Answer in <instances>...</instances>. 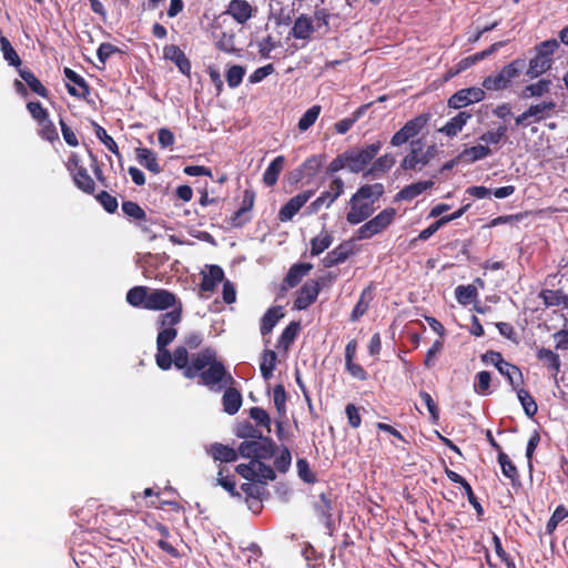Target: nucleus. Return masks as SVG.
I'll use <instances>...</instances> for the list:
<instances>
[{
  "label": "nucleus",
  "mask_w": 568,
  "mask_h": 568,
  "mask_svg": "<svg viewBox=\"0 0 568 568\" xmlns=\"http://www.w3.org/2000/svg\"><path fill=\"white\" fill-rule=\"evenodd\" d=\"M245 75V69L241 65H232L225 74L227 85L231 89L237 88Z\"/></svg>",
  "instance_id": "603ef678"
},
{
  "label": "nucleus",
  "mask_w": 568,
  "mask_h": 568,
  "mask_svg": "<svg viewBox=\"0 0 568 568\" xmlns=\"http://www.w3.org/2000/svg\"><path fill=\"white\" fill-rule=\"evenodd\" d=\"M558 48L557 40H546L536 48V54L529 61L527 75L530 79L538 78L548 71L552 65V54Z\"/></svg>",
  "instance_id": "f03ea898"
},
{
  "label": "nucleus",
  "mask_w": 568,
  "mask_h": 568,
  "mask_svg": "<svg viewBox=\"0 0 568 568\" xmlns=\"http://www.w3.org/2000/svg\"><path fill=\"white\" fill-rule=\"evenodd\" d=\"M313 195L314 191L308 190L290 199V201L281 207L278 212V220L281 222L291 221Z\"/></svg>",
  "instance_id": "f8f14e48"
},
{
  "label": "nucleus",
  "mask_w": 568,
  "mask_h": 568,
  "mask_svg": "<svg viewBox=\"0 0 568 568\" xmlns=\"http://www.w3.org/2000/svg\"><path fill=\"white\" fill-rule=\"evenodd\" d=\"M371 298H372L371 291L368 288L364 290L363 293L361 294L358 302L356 303V305L352 312V315H351L352 321H357L359 317H362L367 312Z\"/></svg>",
  "instance_id": "8fccbe9b"
},
{
  "label": "nucleus",
  "mask_w": 568,
  "mask_h": 568,
  "mask_svg": "<svg viewBox=\"0 0 568 568\" xmlns=\"http://www.w3.org/2000/svg\"><path fill=\"white\" fill-rule=\"evenodd\" d=\"M255 194L253 191L245 190L241 207L234 213L232 217V225L235 227L242 226L247 222V217H243L254 205Z\"/></svg>",
  "instance_id": "5701e85b"
},
{
  "label": "nucleus",
  "mask_w": 568,
  "mask_h": 568,
  "mask_svg": "<svg viewBox=\"0 0 568 568\" xmlns=\"http://www.w3.org/2000/svg\"><path fill=\"white\" fill-rule=\"evenodd\" d=\"M252 12V6L246 0H232L226 10V13L241 24L251 19Z\"/></svg>",
  "instance_id": "aec40b11"
},
{
  "label": "nucleus",
  "mask_w": 568,
  "mask_h": 568,
  "mask_svg": "<svg viewBox=\"0 0 568 568\" xmlns=\"http://www.w3.org/2000/svg\"><path fill=\"white\" fill-rule=\"evenodd\" d=\"M567 517L568 510L566 507L562 505L558 506L546 525L547 531L552 532L557 528L558 524Z\"/></svg>",
  "instance_id": "0e129e2a"
},
{
  "label": "nucleus",
  "mask_w": 568,
  "mask_h": 568,
  "mask_svg": "<svg viewBox=\"0 0 568 568\" xmlns=\"http://www.w3.org/2000/svg\"><path fill=\"white\" fill-rule=\"evenodd\" d=\"M498 462H499V464H500L501 471H503V474H504L506 477H508V478H510V479H513V480H514L515 478H517V476H518L517 468H516V466L511 463V460L509 459V457H508L505 453L500 452V453L498 454Z\"/></svg>",
  "instance_id": "052dcab7"
},
{
  "label": "nucleus",
  "mask_w": 568,
  "mask_h": 568,
  "mask_svg": "<svg viewBox=\"0 0 568 568\" xmlns=\"http://www.w3.org/2000/svg\"><path fill=\"white\" fill-rule=\"evenodd\" d=\"M149 288L146 286H135L126 293V301L132 306H143L146 308L149 298Z\"/></svg>",
  "instance_id": "473e14b6"
},
{
  "label": "nucleus",
  "mask_w": 568,
  "mask_h": 568,
  "mask_svg": "<svg viewBox=\"0 0 568 568\" xmlns=\"http://www.w3.org/2000/svg\"><path fill=\"white\" fill-rule=\"evenodd\" d=\"M485 91L481 88L471 87L458 90L448 99V106L452 109H462L471 103L484 100Z\"/></svg>",
  "instance_id": "9d476101"
},
{
  "label": "nucleus",
  "mask_w": 568,
  "mask_h": 568,
  "mask_svg": "<svg viewBox=\"0 0 568 568\" xmlns=\"http://www.w3.org/2000/svg\"><path fill=\"white\" fill-rule=\"evenodd\" d=\"M320 284L317 281H307L298 290L297 297L294 302V307L297 310H306L312 303H314L320 293Z\"/></svg>",
  "instance_id": "ddd939ff"
},
{
  "label": "nucleus",
  "mask_w": 568,
  "mask_h": 568,
  "mask_svg": "<svg viewBox=\"0 0 568 568\" xmlns=\"http://www.w3.org/2000/svg\"><path fill=\"white\" fill-rule=\"evenodd\" d=\"M292 463V455L288 448L284 447L280 455L275 457L274 466L281 473H286Z\"/></svg>",
  "instance_id": "69168bd1"
},
{
  "label": "nucleus",
  "mask_w": 568,
  "mask_h": 568,
  "mask_svg": "<svg viewBox=\"0 0 568 568\" xmlns=\"http://www.w3.org/2000/svg\"><path fill=\"white\" fill-rule=\"evenodd\" d=\"M94 133L97 138L105 145V148L114 153L115 155H120L118 144L113 140L112 136H110L106 131L99 125L97 122H93Z\"/></svg>",
  "instance_id": "49530a36"
},
{
  "label": "nucleus",
  "mask_w": 568,
  "mask_h": 568,
  "mask_svg": "<svg viewBox=\"0 0 568 568\" xmlns=\"http://www.w3.org/2000/svg\"><path fill=\"white\" fill-rule=\"evenodd\" d=\"M216 48L226 53L235 52L234 34L222 32L216 41Z\"/></svg>",
  "instance_id": "338daca9"
},
{
  "label": "nucleus",
  "mask_w": 568,
  "mask_h": 568,
  "mask_svg": "<svg viewBox=\"0 0 568 568\" xmlns=\"http://www.w3.org/2000/svg\"><path fill=\"white\" fill-rule=\"evenodd\" d=\"M433 186H434V181L433 180L419 181V182H416V183H412L409 185H406L404 189H402L397 193V199L398 200H404V201H412L413 199H415L416 196H418L423 192L432 189Z\"/></svg>",
  "instance_id": "412c9836"
},
{
  "label": "nucleus",
  "mask_w": 568,
  "mask_h": 568,
  "mask_svg": "<svg viewBox=\"0 0 568 568\" xmlns=\"http://www.w3.org/2000/svg\"><path fill=\"white\" fill-rule=\"evenodd\" d=\"M122 211L123 213L136 221L145 220V212L144 210L135 202L132 201H124L122 203Z\"/></svg>",
  "instance_id": "6e6d98bb"
},
{
  "label": "nucleus",
  "mask_w": 568,
  "mask_h": 568,
  "mask_svg": "<svg viewBox=\"0 0 568 568\" xmlns=\"http://www.w3.org/2000/svg\"><path fill=\"white\" fill-rule=\"evenodd\" d=\"M0 47L3 53V58L9 62V64L16 67L21 64V60L18 53L6 37H0Z\"/></svg>",
  "instance_id": "3c124183"
},
{
  "label": "nucleus",
  "mask_w": 568,
  "mask_h": 568,
  "mask_svg": "<svg viewBox=\"0 0 568 568\" xmlns=\"http://www.w3.org/2000/svg\"><path fill=\"white\" fill-rule=\"evenodd\" d=\"M274 406L280 415H286V392L283 385H276L273 390Z\"/></svg>",
  "instance_id": "5fc2aeb1"
},
{
  "label": "nucleus",
  "mask_w": 568,
  "mask_h": 568,
  "mask_svg": "<svg viewBox=\"0 0 568 568\" xmlns=\"http://www.w3.org/2000/svg\"><path fill=\"white\" fill-rule=\"evenodd\" d=\"M525 67L526 61L524 59H516L510 63L506 64L499 71V73L505 79V81L510 85L511 81L520 74Z\"/></svg>",
  "instance_id": "4c0bfd02"
},
{
  "label": "nucleus",
  "mask_w": 568,
  "mask_h": 568,
  "mask_svg": "<svg viewBox=\"0 0 568 568\" xmlns=\"http://www.w3.org/2000/svg\"><path fill=\"white\" fill-rule=\"evenodd\" d=\"M491 154L488 145L478 144L465 148L459 154V159L469 163L483 160Z\"/></svg>",
  "instance_id": "cd10ccee"
},
{
  "label": "nucleus",
  "mask_w": 568,
  "mask_h": 568,
  "mask_svg": "<svg viewBox=\"0 0 568 568\" xmlns=\"http://www.w3.org/2000/svg\"><path fill=\"white\" fill-rule=\"evenodd\" d=\"M136 159L141 165L153 173H160L161 166L158 163L155 153L146 148L136 149Z\"/></svg>",
  "instance_id": "c85d7f7f"
},
{
  "label": "nucleus",
  "mask_w": 568,
  "mask_h": 568,
  "mask_svg": "<svg viewBox=\"0 0 568 568\" xmlns=\"http://www.w3.org/2000/svg\"><path fill=\"white\" fill-rule=\"evenodd\" d=\"M206 452L214 458V460L232 463L237 459V452L234 448L220 443L210 445Z\"/></svg>",
  "instance_id": "4be33fe9"
},
{
  "label": "nucleus",
  "mask_w": 568,
  "mask_h": 568,
  "mask_svg": "<svg viewBox=\"0 0 568 568\" xmlns=\"http://www.w3.org/2000/svg\"><path fill=\"white\" fill-rule=\"evenodd\" d=\"M63 73L65 78L72 82L78 89L71 84H67L69 94L78 98H85L90 93V88L85 80L70 68H64Z\"/></svg>",
  "instance_id": "a211bd4d"
},
{
  "label": "nucleus",
  "mask_w": 568,
  "mask_h": 568,
  "mask_svg": "<svg viewBox=\"0 0 568 568\" xmlns=\"http://www.w3.org/2000/svg\"><path fill=\"white\" fill-rule=\"evenodd\" d=\"M277 354L274 351L265 349L261 357L260 371L264 379H270L273 376V371L276 366Z\"/></svg>",
  "instance_id": "2f4dec72"
},
{
  "label": "nucleus",
  "mask_w": 568,
  "mask_h": 568,
  "mask_svg": "<svg viewBox=\"0 0 568 568\" xmlns=\"http://www.w3.org/2000/svg\"><path fill=\"white\" fill-rule=\"evenodd\" d=\"M284 163L285 158L283 155H278L266 168L263 174V182L267 186H273L277 182L278 176L284 168Z\"/></svg>",
  "instance_id": "a878e982"
},
{
  "label": "nucleus",
  "mask_w": 568,
  "mask_h": 568,
  "mask_svg": "<svg viewBox=\"0 0 568 568\" xmlns=\"http://www.w3.org/2000/svg\"><path fill=\"white\" fill-rule=\"evenodd\" d=\"M428 120L429 114L424 113L406 122L402 129L406 132L409 139H413L419 134L423 128L427 124Z\"/></svg>",
  "instance_id": "ea45409f"
},
{
  "label": "nucleus",
  "mask_w": 568,
  "mask_h": 568,
  "mask_svg": "<svg viewBox=\"0 0 568 568\" xmlns=\"http://www.w3.org/2000/svg\"><path fill=\"white\" fill-rule=\"evenodd\" d=\"M537 357L542 361L549 368L558 372L560 368L559 356L549 348H540Z\"/></svg>",
  "instance_id": "864d4df0"
},
{
  "label": "nucleus",
  "mask_w": 568,
  "mask_h": 568,
  "mask_svg": "<svg viewBox=\"0 0 568 568\" xmlns=\"http://www.w3.org/2000/svg\"><path fill=\"white\" fill-rule=\"evenodd\" d=\"M455 296L458 303L468 305L477 296V288L474 285H459L455 290Z\"/></svg>",
  "instance_id": "de8ad7c7"
},
{
  "label": "nucleus",
  "mask_w": 568,
  "mask_h": 568,
  "mask_svg": "<svg viewBox=\"0 0 568 568\" xmlns=\"http://www.w3.org/2000/svg\"><path fill=\"white\" fill-rule=\"evenodd\" d=\"M384 192V187L381 183H376L373 185L366 184L361 186L355 194L352 196L357 197L362 201H375L379 196H382Z\"/></svg>",
  "instance_id": "72a5a7b5"
},
{
  "label": "nucleus",
  "mask_w": 568,
  "mask_h": 568,
  "mask_svg": "<svg viewBox=\"0 0 568 568\" xmlns=\"http://www.w3.org/2000/svg\"><path fill=\"white\" fill-rule=\"evenodd\" d=\"M256 447V460L271 459L275 453V443L270 438L262 436V438L254 440Z\"/></svg>",
  "instance_id": "c9c22d12"
},
{
  "label": "nucleus",
  "mask_w": 568,
  "mask_h": 568,
  "mask_svg": "<svg viewBox=\"0 0 568 568\" xmlns=\"http://www.w3.org/2000/svg\"><path fill=\"white\" fill-rule=\"evenodd\" d=\"M321 113V106L320 105H313L310 108L300 119L298 121V129L300 131L304 132L308 130L317 120L318 115Z\"/></svg>",
  "instance_id": "09e8293b"
},
{
  "label": "nucleus",
  "mask_w": 568,
  "mask_h": 568,
  "mask_svg": "<svg viewBox=\"0 0 568 568\" xmlns=\"http://www.w3.org/2000/svg\"><path fill=\"white\" fill-rule=\"evenodd\" d=\"M314 31L313 18L302 13L295 19L290 36L297 40H308Z\"/></svg>",
  "instance_id": "2eb2a0df"
},
{
  "label": "nucleus",
  "mask_w": 568,
  "mask_h": 568,
  "mask_svg": "<svg viewBox=\"0 0 568 568\" xmlns=\"http://www.w3.org/2000/svg\"><path fill=\"white\" fill-rule=\"evenodd\" d=\"M515 390L517 392V397L524 408L525 414L528 417L535 416L538 410V406L531 395L523 388L517 387Z\"/></svg>",
  "instance_id": "79ce46f5"
},
{
  "label": "nucleus",
  "mask_w": 568,
  "mask_h": 568,
  "mask_svg": "<svg viewBox=\"0 0 568 568\" xmlns=\"http://www.w3.org/2000/svg\"><path fill=\"white\" fill-rule=\"evenodd\" d=\"M250 417L254 419L256 424L266 427L267 432H271V418L265 409L252 407L250 409Z\"/></svg>",
  "instance_id": "e2e57ef3"
},
{
  "label": "nucleus",
  "mask_w": 568,
  "mask_h": 568,
  "mask_svg": "<svg viewBox=\"0 0 568 568\" xmlns=\"http://www.w3.org/2000/svg\"><path fill=\"white\" fill-rule=\"evenodd\" d=\"M97 200L109 213H114L119 206L116 197L112 196L105 191L98 194Z\"/></svg>",
  "instance_id": "774afa93"
},
{
  "label": "nucleus",
  "mask_w": 568,
  "mask_h": 568,
  "mask_svg": "<svg viewBox=\"0 0 568 568\" xmlns=\"http://www.w3.org/2000/svg\"><path fill=\"white\" fill-rule=\"evenodd\" d=\"M507 132L505 125L498 126L495 131H487L479 136V140L488 144H498Z\"/></svg>",
  "instance_id": "bf43d9fd"
},
{
  "label": "nucleus",
  "mask_w": 568,
  "mask_h": 568,
  "mask_svg": "<svg viewBox=\"0 0 568 568\" xmlns=\"http://www.w3.org/2000/svg\"><path fill=\"white\" fill-rule=\"evenodd\" d=\"M433 146H429L426 151L423 150V143L420 140L410 142V150L400 162V169L404 171H422L433 158Z\"/></svg>",
  "instance_id": "39448f33"
},
{
  "label": "nucleus",
  "mask_w": 568,
  "mask_h": 568,
  "mask_svg": "<svg viewBox=\"0 0 568 568\" xmlns=\"http://www.w3.org/2000/svg\"><path fill=\"white\" fill-rule=\"evenodd\" d=\"M155 361L161 369H169L174 364V354L172 355L165 347H156Z\"/></svg>",
  "instance_id": "680f3d73"
},
{
  "label": "nucleus",
  "mask_w": 568,
  "mask_h": 568,
  "mask_svg": "<svg viewBox=\"0 0 568 568\" xmlns=\"http://www.w3.org/2000/svg\"><path fill=\"white\" fill-rule=\"evenodd\" d=\"M396 210L387 207L357 230L358 240H367L383 232L394 221Z\"/></svg>",
  "instance_id": "423d86ee"
},
{
  "label": "nucleus",
  "mask_w": 568,
  "mask_h": 568,
  "mask_svg": "<svg viewBox=\"0 0 568 568\" xmlns=\"http://www.w3.org/2000/svg\"><path fill=\"white\" fill-rule=\"evenodd\" d=\"M300 323L297 322H291L282 332L280 337V344L287 347L296 338L298 332H300Z\"/></svg>",
  "instance_id": "13d9d810"
},
{
  "label": "nucleus",
  "mask_w": 568,
  "mask_h": 568,
  "mask_svg": "<svg viewBox=\"0 0 568 568\" xmlns=\"http://www.w3.org/2000/svg\"><path fill=\"white\" fill-rule=\"evenodd\" d=\"M313 268L310 263L294 264L286 274L285 282L290 287L296 286L301 280Z\"/></svg>",
  "instance_id": "7c9ffc66"
},
{
  "label": "nucleus",
  "mask_w": 568,
  "mask_h": 568,
  "mask_svg": "<svg viewBox=\"0 0 568 568\" xmlns=\"http://www.w3.org/2000/svg\"><path fill=\"white\" fill-rule=\"evenodd\" d=\"M348 204L349 211L346 214V220L352 225L362 223L374 213L373 201H362L352 196Z\"/></svg>",
  "instance_id": "9b49d317"
},
{
  "label": "nucleus",
  "mask_w": 568,
  "mask_h": 568,
  "mask_svg": "<svg viewBox=\"0 0 568 568\" xmlns=\"http://www.w3.org/2000/svg\"><path fill=\"white\" fill-rule=\"evenodd\" d=\"M491 376L487 371H481L476 374L474 381V390L475 393L486 396L489 394Z\"/></svg>",
  "instance_id": "a18cd8bd"
},
{
  "label": "nucleus",
  "mask_w": 568,
  "mask_h": 568,
  "mask_svg": "<svg viewBox=\"0 0 568 568\" xmlns=\"http://www.w3.org/2000/svg\"><path fill=\"white\" fill-rule=\"evenodd\" d=\"M382 148L379 141L366 145L362 149H351L346 151L348 160V171L352 173L362 172L368 163L377 155Z\"/></svg>",
  "instance_id": "20e7f679"
},
{
  "label": "nucleus",
  "mask_w": 568,
  "mask_h": 568,
  "mask_svg": "<svg viewBox=\"0 0 568 568\" xmlns=\"http://www.w3.org/2000/svg\"><path fill=\"white\" fill-rule=\"evenodd\" d=\"M483 87L489 91H499V90H504V89L508 88L509 84L505 81V79L498 72L496 74L487 77L483 82Z\"/></svg>",
  "instance_id": "4d7b16f0"
},
{
  "label": "nucleus",
  "mask_w": 568,
  "mask_h": 568,
  "mask_svg": "<svg viewBox=\"0 0 568 568\" xmlns=\"http://www.w3.org/2000/svg\"><path fill=\"white\" fill-rule=\"evenodd\" d=\"M551 88V81L548 79H541L535 83L528 84L523 91V98H541L549 93Z\"/></svg>",
  "instance_id": "c756f323"
},
{
  "label": "nucleus",
  "mask_w": 568,
  "mask_h": 568,
  "mask_svg": "<svg viewBox=\"0 0 568 568\" xmlns=\"http://www.w3.org/2000/svg\"><path fill=\"white\" fill-rule=\"evenodd\" d=\"M254 465H255L254 480L258 481L260 484H265L267 480L275 479V473L271 466L265 465L261 460H256V459H254Z\"/></svg>",
  "instance_id": "c03bdc74"
},
{
  "label": "nucleus",
  "mask_w": 568,
  "mask_h": 568,
  "mask_svg": "<svg viewBox=\"0 0 568 568\" xmlns=\"http://www.w3.org/2000/svg\"><path fill=\"white\" fill-rule=\"evenodd\" d=\"M164 58L172 61L183 74H190L191 62L184 52L175 44H170L163 49Z\"/></svg>",
  "instance_id": "f3484780"
},
{
  "label": "nucleus",
  "mask_w": 568,
  "mask_h": 568,
  "mask_svg": "<svg viewBox=\"0 0 568 568\" xmlns=\"http://www.w3.org/2000/svg\"><path fill=\"white\" fill-rule=\"evenodd\" d=\"M70 163L74 166L71 168V172L73 175V181L75 185L83 192L88 194H92L95 190V183L92 178L89 175L88 170L79 165V162L75 158L70 159Z\"/></svg>",
  "instance_id": "4468645a"
},
{
  "label": "nucleus",
  "mask_w": 568,
  "mask_h": 568,
  "mask_svg": "<svg viewBox=\"0 0 568 568\" xmlns=\"http://www.w3.org/2000/svg\"><path fill=\"white\" fill-rule=\"evenodd\" d=\"M395 164V158L392 154H385L375 160L364 176L373 179L381 178Z\"/></svg>",
  "instance_id": "393cba45"
},
{
  "label": "nucleus",
  "mask_w": 568,
  "mask_h": 568,
  "mask_svg": "<svg viewBox=\"0 0 568 568\" xmlns=\"http://www.w3.org/2000/svg\"><path fill=\"white\" fill-rule=\"evenodd\" d=\"M181 305L178 301L176 296L162 288L150 290L149 298L146 304V310L162 311L168 310L170 307L176 308Z\"/></svg>",
  "instance_id": "1a4fd4ad"
},
{
  "label": "nucleus",
  "mask_w": 568,
  "mask_h": 568,
  "mask_svg": "<svg viewBox=\"0 0 568 568\" xmlns=\"http://www.w3.org/2000/svg\"><path fill=\"white\" fill-rule=\"evenodd\" d=\"M344 193V182L341 178H335L327 191H324L306 209L307 214L317 213L323 206L329 207Z\"/></svg>",
  "instance_id": "6e6552de"
},
{
  "label": "nucleus",
  "mask_w": 568,
  "mask_h": 568,
  "mask_svg": "<svg viewBox=\"0 0 568 568\" xmlns=\"http://www.w3.org/2000/svg\"><path fill=\"white\" fill-rule=\"evenodd\" d=\"M181 314L182 305H179V307L172 310L171 312H166L159 316V334L156 337V347L166 348V346L175 339L178 331L174 328V326L181 322Z\"/></svg>",
  "instance_id": "7ed1b4c3"
},
{
  "label": "nucleus",
  "mask_w": 568,
  "mask_h": 568,
  "mask_svg": "<svg viewBox=\"0 0 568 568\" xmlns=\"http://www.w3.org/2000/svg\"><path fill=\"white\" fill-rule=\"evenodd\" d=\"M498 372L508 379L514 389H517L518 385L523 382V374L519 368L506 361L498 368Z\"/></svg>",
  "instance_id": "e433bc0d"
},
{
  "label": "nucleus",
  "mask_w": 568,
  "mask_h": 568,
  "mask_svg": "<svg viewBox=\"0 0 568 568\" xmlns=\"http://www.w3.org/2000/svg\"><path fill=\"white\" fill-rule=\"evenodd\" d=\"M349 255V250L347 245H338L333 251L328 252L326 256L323 258V264L325 267H332L339 263L346 261Z\"/></svg>",
  "instance_id": "f704fd0d"
},
{
  "label": "nucleus",
  "mask_w": 568,
  "mask_h": 568,
  "mask_svg": "<svg viewBox=\"0 0 568 568\" xmlns=\"http://www.w3.org/2000/svg\"><path fill=\"white\" fill-rule=\"evenodd\" d=\"M224 278L223 270L217 265H211L207 273H203L201 290L204 292H212L219 283Z\"/></svg>",
  "instance_id": "b1692460"
},
{
  "label": "nucleus",
  "mask_w": 568,
  "mask_h": 568,
  "mask_svg": "<svg viewBox=\"0 0 568 568\" xmlns=\"http://www.w3.org/2000/svg\"><path fill=\"white\" fill-rule=\"evenodd\" d=\"M174 365L176 368L183 369V375L186 378L199 377V384L215 393L235 384V379L226 371L224 364L217 361L216 353L212 348H204L194 354L191 362L185 348H175Z\"/></svg>",
  "instance_id": "f257e3e1"
},
{
  "label": "nucleus",
  "mask_w": 568,
  "mask_h": 568,
  "mask_svg": "<svg viewBox=\"0 0 568 568\" xmlns=\"http://www.w3.org/2000/svg\"><path fill=\"white\" fill-rule=\"evenodd\" d=\"M224 393L222 396L223 410L229 415L236 414L242 406V394L240 390L233 387V385L223 388Z\"/></svg>",
  "instance_id": "6ab92c4d"
},
{
  "label": "nucleus",
  "mask_w": 568,
  "mask_h": 568,
  "mask_svg": "<svg viewBox=\"0 0 568 568\" xmlns=\"http://www.w3.org/2000/svg\"><path fill=\"white\" fill-rule=\"evenodd\" d=\"M471 113L468 111H460L453 116L438 132L445 134L448 138H455L459 132L463 131L464 126L471 119Z\"/></svg>",
  "instance_id": "dca6fc26"
},
{
  "label": "nucleus",
  "mask_w": 568,
  "mask_h": 568,
  "mask_svg": "<svg viewBox=\"0 0 568 568\" xmlns=\"http://www.w3.org/2000/svg\"><path fill=\"white\" fill-rule=\"evenodd\" d=\"M333 243V236L326 231L321 232L311 241V255L317 256Z\"/></svg>",
  "instance_id": "58836bf2"
},
{
  "label": "nucleus",
  "mask_w": 568,
  "mask_h": 568,
  "mask_svg": "<svg viewBox=\"0 0 568 568\" xmlns=\"http://www.w3.org/2000/svg\"><path fill=\"white\" fill-rule=\"evenodd\" d=\"M284 316L281 306H274L267 310L261 321V334L263 336L270 334L276 323Z\"/></svg>",
  "instance_id": "bb28decb"
},
{
  "label": "nucleus",
  "mask_w": 568,
  "mask_h": 568,
  "mask_svg": "<svg viewBox=\"0 0 568 568\" xmlns=\"http://www.w3.org/2000/svg\"><path fill=\"white\" fill-rule=\"evenodd\" d=\"M19 74L23 79V81L29 85L31 91H33L40 97H47V89L30 70L21 69L19 70Z\"/></svg>",
  "instance_id": "37998d69"
},
{
  "label": "nucleus",
  "mask_w": 568,
  "mask_h": 568,
  "mask_svg": "<svg viewBox=\"0 0 568 568\" xmlns=\"http://www.w3.org/2000/svg\"><path fill=\"white\" fill-rule=\"evenodd\" d=\"M546 306H564L567 295L559 290H542L539 294Z\"/></svg>",
  "instance_id": "a19ab883"
},
{
  "label": "nucleus",
  "mask_w": 568,
  "mask_h": 568,
  "mask_svg": "<svg viewBox=\"0 0 568 568\" xmlns=\"http://www.w3.org/2000/svg\"><path fill=\"white\" fill-rule=\"evenodd\" d=\"M557 103L554 100H545L531 104L526 111L515 119L517 126H525L531 122H541L555 111Z\"/></svg>",
  "instance_id": "0eeeda50"
}]
</instances>
